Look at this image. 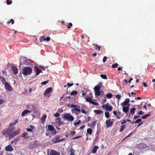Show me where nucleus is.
<instances>
[{
	"mask_svg": "<svg viewBox=\"0 0 155 155\" xmlns=\"http://www.w3.org/2000/svg\"><path fill=\"white\" fill-rule=\"evenodd\" d=\"M22 73L25 75H27L31 74L32 72V68L29 67L22 66Z\"/></svg>",
	"mask_w": 155,
	"mask_h": 155,
	"instance_id": "obj_1",
	"label": "nucleus"
},
{
	"mask_svg": "<svg viewBox=\"0 0 155 155\" xmlns=\"http://www.w3.org/2000/svg\"><path fill=\"white\" fill-rule=\"evenodd\" d=\"M31 62L32 63H34V64H32V65H31V66L32 67H33L34 68V70L36 73V76H37L38 75H39V74L41 72H42V71L41 69H39V68L37 67V66L38 65L37 64L35 63L32 61H31Z\"/></svg>",
	"mask_w": 155,
	"mask_h": 155,
	"instance_id": "obj_2",
	"label": "nucleus"
},
{
	"mask_svg": "<svg viewBox=\"0 0 155 155\" xmlns=\"http://www.w3.org/2000/svg\"><path fill=\"white\" fill-rule=\"evenodd\" d=\"M61 137V135H58L52 139V141L54 142V143H55L62 142L65 140V139L64 138L60 139Z\"/></svg>",
	"mask_w": 155,
	"mask_h": 155,
	"instance_id": "obj_3",
	"label": "nucleus"
},
{
	"mask_svg": "<svg viewBox=\"0 0 155 155\" xmlns=\"http://www.w3.org/2000/svg\"><path fill=\"white\" fill-rule=\"evenodd\" d=\"M40 144L38 143V141L36 140L29 144L28 148L30 149H32L37 147Z\"/></svg>",
	"mask_w": 155,
	"mask_h": 155,
	"instance_id": "obj_4",
	"label": "nucleus"
},
{
	"mask_svg": "<svg viewBox=\"0 0 155 155\" xmlns=\"http://www.w3.org/2000/svg\"><path fill=\"white\" fill-rule=\"evenodd\" d=\"M64 118L71 121H73L74 120V117L69 113H66L63 115Z\"/></svg>",
	"mask_w": 155,
	"mask_h": 155,
	"instance_id": "obj_5",
	"label": "nucleus"
},
{
	"mask_svg": "<svg viewBox=\"0 0 155 155\" xmlns=\"http://www.w3.org/2000/svg\"><path fill=\"white\" fill-rule=\"evenodd\" d=\"M52 91V87L48 88L45 91L44 93V96L48 97L50 96V93Z\"/></svg>",
	"mask_w": 155,
	"mask_h": 155,
	"instance_id": "obj_6",
	"label": "nucleus"
},
{
	"mask_svg": "<svg viewBox=\"0 0 155 155\" xmlns=\"http://www.w3.org/2000/svg\"><path fill=\"white\" fill-rule=\"evenodd\" d=\"M106 124L107 128L111 127L113 125V122L111 121L110 119L108 120H107L106 121Z\"/></svg>",
	"mask_w": 155,
	"mask_h": 155,
	"instance_id": "obj_7",
	"label": "nucleus"
},
{
	"mask_svg": "<svg viewBox=\"0 0 155 155\" xmlns=\"http://www.w3.org/2000/svg\"><path fill=\"white\" fill-rule=\"evenodd\" d=\"M5 89L9 91H12V88L10 85L9 84L8 82L6 83L5 84Z\"/></svg>",
	"mask_w": 155,
	"mask_h": 155,
	"instance_id": "obj_8",
	"label": "nucleus"
},
{
	"mask_svg": "<svg viewBox=\"0 0 155 155\" xmlns=\"http://www.w3.org/2000/svg\"><path fill=\"white\" fill-rule=\"evenodd\" d=\"M112 107L111 106L109 105V103H107L106 104L105 109L106 110L111 111L112 110Z\"/></svg>",
	"mask_w": 155,
	"mask_h": 155,
	"instance_id": "obj_9",
	"label": "nucleus"
},
{
	"mask_svg": "<svg viewBox=\"0 0 155 155\" xmlns=\"http://www.w3.org/2000/svg\"><path fill=\"white\" fill-rule=\"evenodd\" d=\"M67 154V155H75V150L72 148H71L70 151H69Z\"/></svg>",
	"mask_w": 155,
	"mask_h": 155,
	"instance_id": "obj_10",
	"label": "nucleus"
},
{
	"mask_svg": "<svg viewBox=\"0 0 155 155\" xmlns=\"http://www.w3.org/2000/svg\"><path fill=\"white\" fill-rule=\"evenodd\" d=\"M12 70L13 73L15 74H16L18 73V70L17 68L15 66H12Z\"/></svg>",
	"mask_w": 155,
	"mask_h": 155,
	"instance_id": "obj_11",
	"label": "nucleus"
},
{
	"mask_svg": "<svg viewBox=\"0 0 155 155\" xmlns=\"http://www.w3.org/2000/svg\"><path fill=\"white\" fill-rule=\"evenodd\" d=\"M50 155H60V154L59 152H58L55 150H52L50 152Z\"/></svg>",
	"mask_w": 155,
	"mask_h": 155,
	"instance_id": "obj_12",
	"label": "nucleus"
},
{
	"mask_svg": "<svg viewBox=\"0 0 155 155\" xmlns=\"http://www.w3.org/2000/svg\"><path fill=\"white\" fill-rule=\"evenodd\" d=\"M28 60V58L26 57H22L20 58V64H21V62L22 63L23 61H24L25 62L23 63V64H25V62H26Z\"/></svg>",
	"mask_w": 155,
	"mask_h": 155,
	"instance_id": "obj_13",
	"label": "nucleus"
},
{
	"mask_svg": "<svg viewBox=\"0 0 155 155\" xmlns=\"http://www.w3.org/2000/svg\"><path fill=\"white\" fill-rule=\"evenodd\" d=\"M5 150L7 151H12L13 150V149L10 145H8L5 147Z\"/></svg>",
	"mask_w": 155,
	"mask_h": 155,
	"instance_id": "obj_14",
	"label": "nucleus"
},
{
	"mask_svg": "<svg viewBox=\"0 0 155 155\" xmlns=\"http://www.w3.org/2000/svg\"><path fill=\"white\" fill-rule=\"evenodd\" d=\"M102 84L100 83L98 85L96 86L94 88V91H100L101 87Z\"/></svg>",
	"mask_w": 155,
	"mask_h": 155,
	"instance_id": "obj_15",
	"label": "nucleus"
},
{
	"mask_svg": "<svg viewBox=\"0 0 155 155\" xmlns=\"http://www.w3.org/2000/svg\"><path fill=\"white\" fill-rule=\"evenodd\" d=\"M130 101V99L129 98H127L126 99L125 101L122 104H121L122 106H127L128 105V104L129 103Z\"/></svg>",
	"mask_w": 155,
	"mask_h": 155,
	"instance_id": "obj_16",
	"label": "nucleus"
},
{
	"mask_svg": "<svg viewBox=\"0 0 155 155\" xmlns=\"http://www.w3.org/2000/svg\"><path fill=\"white\" fill-rule=\"evenodd\" d=\"M20 137H24L25 139L29 138L30 137V136H28V134L27 132L23 133L22 135L20 136Z\"/></svg>",
	"mask_w": 155,
	"mask_h": 155,
	"instance_id": "obj_17",
	"label": "nucleus"
},
{
	"mask_svg": "<svg viewBox=\"0 0 155 155\" xmlns=\"http://www.w3.org/2000/svg\"><path fill=\"white\" fill-rule=\"evenodd\" d=\"M98 148L99 147L98 146H94L92 150V153H95L96 152L97 150L98 149Z\"/></svg>",
	"mask_w": 155,
	"mask_h": 155,
	"instance_id": "obj_18",
	"label": "nucleus"
},
{
	"mask_svg": "<svg viewBox=\"0 0 155 155\" xmlns=\"http://www.w3.org/2000/svg\"><path fill=\"white\" fill-rule=\"evenodd\" d=\"M18 122V119L16 120L14 122L12 123L9 124V127H10L12 126H15Z\"/></svg>",
	"mask_w": 155,
	"mask_h": 155,
	"instance_id": "obj_19",
	"label": "nucleus"
},
{
	"mask_svg": "<svg viewBox=\"0 0 155 155\" xmlns=\"http://www.w3.org/2000/svg\"><path fill=\"white\" fill-rule=\"evenodd\" d=\"M30 112L31 111L29 110H25L22 112L21 114V115L22 116H24L26 114Z\"/></svg>",
	"mask_w": 155,
	"mask_h": 155,
	"instance_id": "obj_20",
	"label": "nucleus"
},
{
	"mask_svg": "<svg viewBox=\"0 0 155 155\" xmlns=\"http://www.w3.org/2000/svg\"><path fill=\"white\" fill-rule=\"evenodd\" d=\"M129 110V107H124V106H123V110L125 113H127L128 112Z\"/></svg>",
	"mask_w": 155,
	"mask_h": 155,
	"instance_id": "obj_21",
	"label": "nucleus"
},
{
	"mask_svg": "<svg viewBox=\"0 0 155 155\" xmlns=\"http://www.w3.org/2000/svg\"><path fill=\"white\" fill-rule=\"evenodd\" d=\"M0 81H1L2 84L4 85H5L6 83H7L6 81L5 78L1 76H0Z\"/></svg>",
	"mask_w": 155,
	"mask_h": 155,
	"instance_id": "obj_22",
	"label": "nucleus"
},
{
	"mask_svg": "<svg viewBox=\"0 0 155 155\" xmlns=\"http://www.w3.org/2000/svg\"><path fill=\"white\" fill-rule=\"evenodd\" d=\"M48 126V130L47 131L49 130V131H52L54 130V127H53V126L50 125H49Z\"/></svg>",
	"mask_w": 155,
	"mask_h": 155,
	"instance_id": "obj_23",
	"label": "nucleus"
},
{
	"mask_svg": "<svg viewBox=\"0 0 155 155\" xmlns=\"http://www.w3.org/2000/svg\"><path fill=\"white\" fill-rule=\"evenodd\" d=\"M94 111L95 113L97 114H101L103 113V111L100 110H94Z\"/></svg>",
	"mask_w": 155,
	"mask_h": 155,
	"instance_id": "obj_24",
	"label": "nucleus"
},
{
	"mask_svg": "<svg viewBox=\"0 0 155 155\" xmlns=\"http://www.w3.org/2000/svg\"><path fill=\"white\" fill-rule=\"evenodd\" d=\"M46 114L44 115L41 119V120L42 123H44L45 119L46 118Z\"/></svg>",
	"mask_w": 155,
	"mask_h": 155,
	"instance_id": "obj_25",
	"label": "nucleus"
},
{
	"mask_svg": "<svg viewBox=\"0 0 155 155\" xmlns=\"http://www.w3.org/2000/svg\"><path fill=\"white\" fill-rule=\"evenodd\" d=\"M9 130L8 128L6 129V130H5L3 131V134L6 136V137H7V135L9 133L8 131Z\"/></svg>",
	"mask_w": 155,
	"mask_h": 155,
	"instance_id": "obj_26",
	"label": "nucleus"
},
{
	"mask_svg": "<svg viewBox=\"0 0 155 155\" xmlns=\"http://www.w3.org/2000/svg\"><path fill=\"white\" fill-rule=\"evenodd\" d=\"M126 127V126L125 125H123L120 127V128L119 130L120 132H122L124 129L125 127Z\"/></svg>",
	"mask_w": 155,
	"mask_h": 155,
	"instance_id": "obj_27",
	"label": "nucleus"
},
{
	"mask_svg": "<svg viewBox=\"0 0 155 155\" xmlns=\"http://www.w3.org/2000/svg\"><path fill=\"white\" fill-rule=\"evenodd\" d=\"M93 98V97H87L86 98H85V99L86 101L89 102L90 103V102H91L92 101V99Z\"/></svg>",
	"mask_w": 155,
	"mask_h": 155,
	"instance_id": "obj_28",
	"label": "nucleus"
},
{
	"mask_svg": "<svg viewBox=\"0 0 155 155\" xmlns=\"http://www.w3.org/2000/svg\"><path fill=\"white\" fill-rule=\"evenodd\" d=\"M93 45H95L94 48L96 50H98V51H100V46L99 45H95V44H93Z\"/></svg>",
	"mask_w": 155,
	"mask_h": 155,
	"instance_id": "obj_29",
	"label": "nucleus"
},
{
	"mask_svg": "<svg viewBox=\"0 0 155 155\" xmlns=\"http://www.w3.org/2000/svg\"><path fill=\"white\" fill-rule=\"evenodd\" d=\"M78 92L77 91H73L71 93L70 95L73 96L76 95L77 94Z\"/></svg>",
	"mask_w": 155,
	"mask_h": 155,
	"instance_id": "obj_30",
	"label": "nucleus"
},
{
	"mask_svg": "<svg viewBox=\"0 0 155 155\" xmlns=\"http://www.w3.org/2000/svg\"><path fill=\"white\" fill-rule=\"evenodd\" d=\"M87 134L91 135L92 134V130L91 128H88L87 129Z\"/></svg>",
	"mask_w": 155,
	"mask_h": 155,
	"instance_id": "obj_31",
	"label": "nucleus"
},
{
	"mask_svg": "<svg viewBox=\"0 0 155 155\" xmlns=\"http://www.w3.org/2000/svg\"><path fill=\"white\" fill-rule=\"evenodd\" d=\"M135 110L136 108L135 107L131 108L130 110V113L132 114H134L135 113Z\"/></svg>",
	"mask_w": 155,
	"mask_h": 155,
	"instance_id": "obj_32",
	"label": "nucleus"
},
{
	"mask_svg": "<svg viewBox=\"0 0 155 155\" xmlns=\"http://www.w3.org/2000/svg\"><path fill=\"white\" fill-rule=\"evenodd\" d=\"M95 91V94L96 96H99L101 94V92L100 91Z\"/></svg>",
	"mask_w": 155,
	"mask_h": 155,
	"instance_id": "obj_33",
	"label": "nucleus"
},
{
	"mask_svg": "<svg viewBox=\"0 0 155 155\" xmlns=\"http://www.w3.org/2000/svg\"><path fill=\"white\" fill-rule=\"evenodd\" d=\"M106 96H107V97L109 99V98H110L112 97L113 96V95L111 93H108L107 94Z\"/></svg>",
	"mask_w": 155,
	"mask_h": 155,
	"instance_id": "obj_34",
	"label": "nucleus"
},
{
	"mask_svg": "<svg viewBox=\"0 0 155 155\" xmlns=\"http://www.w3.org/2000/svg\"><path fill=\"white\" fill-rule=\"evenodd\" d=\"M72 112H74L75 111H77L79 113L81 112V110L80 109L77 108H75L74 109H72Z\"/></svg>",
	"mask_w": 155,
	"mask_h": 155,
	"instance_id": "obj_35",
	"label": "nucleus"
},
{
	"mask_svg": "<svg viewBox=\"0 0 155 155\" xmlns=\"http://www.w3.org/2000/svg\"><path fill=\"white\" fill-rule=\"evenodd\" d=\"M150 114H145V115H144V116H142V117H141V118H142L143 119H146L147 117H149V116H150Z\"/></svg>",
	"mask_w": 155,
	"mask_h": 155,
	"instance_id": "obj_36",
	"label": "nucleus"
},
{
	"mask_svg": "<svg viewBox=\"0 0 155 155\" xmlns=\"http://www.w3.org/2000/svg\"><path fill=\"white\" fill-rule=\"evenodd\" d=\"M15 136V135L14 133L11 134L8 136L10 139H11L12 138H13Z\"/></svg>",
	"mask_w": 155,
	"mask_h": 155,
	"instance_id": "obj_37",
	"label": "nucleus"
},
{
	"mask_svg": "<svg viewBox=\"0 0 155 155\" xmlns=\"http://www.w3.org/2000/svg\"><path fill=\"white\" fill-rule=\"evenodd\" d=\"M20 129H19L18 130H15L14 132V134H15V136L18 134H19V131Z\"/></svg>",
	"mask_w": 155,
	"mask_h": 155,
	"instance_id": "obj_38",
	"label": "nucleus"
},
{
	"mask_svg": "<svg viewBox=\"0 0 155 155\" xmlns=\"http://www.w3.org/2000/svg\"><path fill=\"white\" fill-rule=\"evenodd\" d=\"M76 134V132L74 131H71L70 132L69 135H74Z\"/></svg>",
	"mask_w": 155,
	"mask_h": 155,
	"instance_id": "obj_39",
	"label": "nucleus"
},
{
	"mask_svg": "<svg viewBox=\"0 0 155 155\" xmlns=\"http://www.w3.org/2000/svg\"><path fill=\"white\" fill-rule=\"evenodd\" d=\"M100 76L103 79H107V77L105 74H101Z\"/></svg>",
	"mask_w": 155,
	"mask_h": 155,
	"instance_id": "obj_40",
	"label": "nucleus"
},
{
	"mask_svg": "<svg viewBox=\"0 0 155 155\" xmlns=\"http://www.w3.org/2000/svg\"><path fill=\"white\" fill-rule=\"evenodd\" d=\"M118 64L117 63H116L115 64H113L112 65V67L113 68H115L117 67L118 66Z\"/></svg>",
	"mask_w": 155,
	"mask_h": 155,
	"instance_id": "obj_41",
	"label": "nucleus"
},
{
	"mask_svg": "<svg viewBox=\"0 0 155 155\" xmlns=\"http://www.w3.org/2000/svg\"><path fill=\"white\" fill-rule=\"evenodd\" d=\"M105 116L106 118H108L109 117V113L108 112L105 113Z\"/></svg>",
	"mask_w": 155,
	"mask_h": 155,
	"instance_id": "obj_42",
	"label": "nucleus"
},
{
	"mask_svg": "<svg viewBox=\"0 0 155 155\" xmlns=\"http://www.w3.org/2000/svg\"><path fill=\"white\" fill-rule=\"evenodd\" d=\"M96 121H92L91 124V127L94 126H95L96 124Z\"/></svg>",
	"mask_w": 155,
	"mask_h": 155,
	"instance_id": "obj_43",
	"label": "nucleus"
},
{
	"mask_svg": "<svg viewBox=\"0 0 155 155\" xmlns=\"http://www.w3.org/2000/svg\"><path fill=\"white\" fill-rule=\"evenodd\" d=\"M6 3L8 5H11L12 3V0H6Z\"/></svg>",
	"mask_w": 155,
	"mask_h": 155,
	"instance_id": "obj_44",
	"label": "nucleus"
},
{
	"mask_svg": "<svg viewBox=\"0 0 155 155\" xmlns=\"http://www.w3.org/2000/svg\"><path fill=\"white\" fill-rule=\"evenodd\" d=\"M72 26V24L71 23H69L68 25H67V28H70Z\"/></svg>",
	"mask_w": 155,
	"mask_h": 155,
	"instance_id": "obj_45",
	"label": "nucleus"
},
{
	"mask_svg": "<svg viewBox=\"0 0 155 155\" xmlns=\"http://www.w3.org/2000/svg\"><path fill=\"white\" fill-rule=\"evenodd\" d=\"M39 68L42 69L43 70H45L46 68H47L48 67V66L47 67H44L43 66H39Z\"/></svg>",
	"mask_w": 155,
	"mask_h": 155,
	"instance_id": "obj_46",
	"label": "nucleus"
},
{
	"mask_svg": "<svg viewBox=\"0 0 155 155\" xmlns=\"http://www.w3.org/2000/svg\"><path fill=\"white\" fill-rule=\"evenodd\" d=\"M56 123H58L59 126H60L63 124V123L61 121V120L59 121H56Z\"/></svg>",
	"mask_w": 155,
	"mask_h": 155,
	"instance_id": "obj_47",
	"label": "nucleus"
},
{
	"mask_svg": "<svg viewBox=\"0 0 155 155\" xmlns=\"http://www.w3.org/2000/svg\"><path fill=\"white\" fill-rule=\"evenodd\" d=\"M90 104H92L93 105H99L98 104L97 102H94V101H91V102H90Z\"/></svg>",
	"mask_w": 155,
	"mask_h": 155,
	"instance_id": "obj_48",
	"label": "nucleus"
},
{
	"mask_svg": "<svg viewBox=\"0 0 155 155\" xmlns=\"http://www.w3.org/2000/svg\"><path fill=\"white\" fill-rule=\"evenodd\" d=\"M19 139L20 137L19 136H18L16 138H15L14 140L15 142H17Z\"/></svg>",
	"mask_w": 155,
	"mask_h": 155,
	"instance_id": "obj_49",
	"label": "nucleus"
},
{
	"mask_svg": "<svg viewBox=\"0 0 155 155\" xmlns=\"http://www.w3.org/2000/svg\"><path fill=\"white\" fill-rule=\"evenodd\" d=\"M53 133L52 134V135H56L57 133V131H56L55 129L54 128L53 130L52 131Z\"/></svg>",
	"mask_w": 155,
	"mask_h": 155,
	"instance_id": "obj_50",
	"label": "nucleus"
},
{
	"mask_svg": "<svg viewBox=\"0 0 155 155\" xmlns=\"http://www.w3.org/2000/svg\"><path fill=\"white\" fill-rule=\"evenodd\" d=\"M44 36H42L40 38V41L41 42L43 41H45V38H44Z\"/></svg>",
	"mask_w": 155,
	"mask_h": 155,
	"instance_id": "obj_51",
	"label": "nucleus"
},
{
	"mask_svg": "<svg viewBox=\"0 0 155 155\" xmlns=\"http://www.w3.org/2000/svg\"><path fill=\"white\" fill-rule=\"evenodd\" d=\"M142 120L141 119H138L136 120L134 122L135 123H140V121H141Z\"/></svg>",
	"mask_w": 155,
	"mask_h": 155,
	"instance_id": "obj_52",
	"label": "nucleus"
},
{
	"mask_svg": "<svg viewBox=\"0 0 155 155\" xmlns=\"http://www.w3.org/2000/svg\"><path fill=\"white\" fill-rule=\"evenodd\" d=\"M82 137V136L81 135H80L79 136H77L76 137H75L72 139L73 140L75 139H77L79 138H81Z\"/></svg>",
	"mask_w": 155,
	"mask_h": 155,
	"instance_id": "obj_53",
	"label": "nucleus"
},
{
	"mask_svg": "<svg viewBox=\"0 0 155 155\" xmlns=\"http://www.w3.org/2000/svg\"><path fill=\"white\" fill-rule=\"evenodd\" d=\"M116 97L117 98H118L119 99H120L121 96L120 95L118 94L116 96Z\"/></svg>",
	"mask_w": 155,
	"mask_h": 155,
	"instance_id": "obj_54",
	"label": "nucleus"
},
{
	"mask_svg": "<svg viewBox=\"0 0 155 155\" xmlns=\"http://www.w3.org/2000/svg\"><path fill=\"white\" fill-rule=\"evenodd\" d=\"M48 82V81H44V82H42L41 83V84L42 85H45Z\"/></svg>",
	"mask_w": 155,
	"mask_h": 155,
	"instance_id": "obj_55",
	"label": "nucleus"
},
{
	"mask_svg": "<svg viewBox=\"0 0 155 155\" xmlns=\"http://www.w3.org/2000/svg\"><path fill=\"white\" fill-rule=\"evenodd\" d=\"M60 114L58 113H56L54 114V116L55 117H58L60 116Z\"/></svg>",
	"mask_w": 155,
	"mask_h": 155,
	"instance_id": "obj_56",
	"label": "nucleus"
},
{
	"mask_svg": "<svg viewBox=\"0 0 155 155\" xmlns=\"http://www.w3.org/2000/svg\"><path fill=\"white\" fill-rule=\"evenodd\" d=\"M144 112H143L142 111L140 110V111H138V114L139 115H142L144 114Z\"/></svg>",
	"mask_w": 155,
	"mask_h": 155,
	"instance_id": "obj_57",
	"label": "nucleus"
},
{
	"mask_svg": "<svg viewBox=\"0 0 155 155\" xmlns=\"http://www.w3.org/2000/svg\"><path fill=\"white\" fill-rule=\"evenodd\" d=\"M107 59V57L106 56H105L104 57L103 60V63H104L106 61Z\"/></svg>",
	"mask_w": 155,
	"mask_h": 155,
	"instance_id": "obj_58",
	"label": "nucleus"
},
{
	"mask_svg": "<svg viewBox=\"0 0 155 155\" xmlns=\"http://www.w3.org/2000/svg\"><path fill=\"white\" fill-rule=\"evenodd\" d=\"M77 106L76 105L74 104H71V107L72 108H76L77 107Z\"/></svg>",
	"mask_w": 155,
	"mask_h": 155,
	"instance_id": "obj_59",
	"label": "nucleus"
},
{
	"mask_svg": "<svg viewBox=\"0 0 155 155\" xmlns=\"http://www.w3.org/2000/svg\"><path fill=\"white\" fill-rule=\"evenodd\" d=\"M5 102V101L4 100L0 99V104H3Z\"/></svg>",
	"mask_w": 155,
	"mask_h": 155,
	"instance_id": "obj_60",
	"label": "nucleus"
},
{
	"mask_svg": "<svg viewBox=\"0 0 155 155\" xmlns=\"http://www.w3.org/2000/svg\"><path fill=\"white\" fill-rule=\"evenodd\" d=\"M45 41L46 40L47 41H49L50 40V37H47L46 38H45Z\"/></svg>",
	"mask_w": 155,
	"mask_h": 155,
	"instance_id": "obj_61",
	"label": "nucleus"
},
{
	"mask_svg": "<svg viewBox=\"0 0 155 155\" xmlns=\"http://www.w3.org/2000/svg\"><path fill=\"white\" fill-rule=\"evenodd\" d=\"M91 119V118L90 117H88L86 119V122H88L89 120H90Z\"/></svg>",
	"mask_w": 155,
	"mask_h": 155,
	"instance_id": "obj_62",
	"label": "nucleus"
},
{
	"mask_svg": "<svg viewBox=\"0 0 155 155\" xmlns=\"http://www.w3.org/2000/svg\"><path fill=\"white\" fill-rule=\"evenodd\" d=\"M26 130L27 132H31L32 131V129H31V128H27L26 129Z\"/></svg>",
	"mask_w": 155,
	"mask_h": 155,
	"instance_id": "obj_63",
	"label": "nucleus"
},
{
	"mask_svg": "<svg viewBox=\"0 0 155 155\" xmlns=\"http://www.w3.org/2000/svg\"><path fill=\"white\" fill-rule=\"evenodd\" d=\"M55 120L57 121H59L60 120H61V118L60 117H58L55 119Z\"/></svg>",
	"mask_w": 155,
	"mask_h": 155,
	"instance_id": "obj_64",
	"label": "nucleus"
}]
</instances>
